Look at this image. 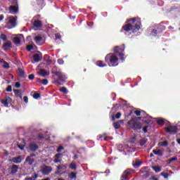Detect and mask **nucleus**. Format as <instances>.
Masks as SVG:
<instances>
[{
  "label": "nucleus",
  "mask_w": 180,
  "mask_h": 180,
  "mask_svg": "<svg viewBox=\"0 0 180 180\" xmlns=\"http://www.w3.org/2000/svg\"><path fill=\"white\" fill-rule=\"evenodd\" d=\"M64 150V147L62 146H60L58 149L56 150L57 153H61V150Z\"/></svg>",
  "instance_id": "obj_50"
},
{
  "label": "nucleus",
  "mask_w": 180,
  "mask_h": 180,
  "mask_svg": "<svg viewBox=\"0 0 180 180\" xmlns=\"http://www.w3.org/2000/svg\"><path fill=\"white\" fill-rule=\"evenodd\" d=\"M41 58H43V55L41 54V53H35L33 56V60L35 63H39V61H41Z\"/></svg>",
  "instance_id": "obj_14"
},
{
  "label": "nucleus",
  "mask_w": 180,
  "mask_h": 180,
  "mask_svg": "<svg viewBox=\"0 0 180 180\" xmlns=\"http://www.w3.org/2000/svg\"><path fill=\"white\" fill-rule=\"evenodd\" d=\"M165 29H167L165 25L159 24L152 30L151 34L152 36H160Z\"/></svg>",
  "instance_id": "obj_5"
},
{
  "label": "nucleus",
  "mask_w": 180,
  "mask_h": 180,
  "mask_svg": "<svg viewBox=\"0 0 180 180\" xmlns=\"http://www.w3.org/2000/svg\"><path fill=\"white\" fill-rule=\"evenodd\" d=\"M113 127L116 129H120V123L119 122H114L113 123Z\"/></svg>",
  "instance_id": "obj_42"
},
{
  "label": "nucleus",
  "mask_w": 180,
  "mask_h": 180,
  "mask_svg": "<svg viewBox=\"0 0 180 180\" xmlns=\"http://www.w3.org/2000/svg\"><path fill=\"white\" fill-rule=\"evenodd\" d=\"M96 65L101 68L107 66L106 63H105L103 60H97Z\"/></svg>",
  "instance_id": "obj_24"
},
{
  "label": "nucleus",
  "mask_w": 180,
  "mask_h": 180,
  "mask_svg": "<svg viewBox=\"0 0 180 180\" xmlns=\"http://www.w3.org/2000/svg\"><path fill=\"white\" fill-rule=\"evenodd\" d=\"M0 38L1 40H3V41H6V40H8V37L5 34H1Z\"/></svg>",
  "instance_id": "obj_38"
},
{
  "label": "nucleus",
  "mask_w": 180,
  "mask_h": 180,
  "mask_svg": "<svg viewBox=\"0 0 180 180\" xmlns=\"http://www.w3.org/2000/svg\"><path fill=\"white\" fill-rule=\"evenodd\" d=\"M127 127L131 130H134V131L141 133V129H143V124L139 122L137 118H132L128 122Z\"/></svg>",
  "instance_id": "obj_3"
},
{
  "label": "nucleus",
  "mask_w": 180,
  "mask_h": 180,
  "mask_svg": "<svg viewBox=\"0 0 180 180\" xmlns=\"http://www.w3.org/2000/svg\"><path fill=\"white\" fill-rule=\"evenodd\" d=\"M61 157V153H57L55 155V158L60 159Z\"/></svg>",
  "instance_id": "obj_61"
},
{
  "label": "nucleus",
  "mask_w": 180,
  "mask_h": 180,
  "mask_svg": "<svg viewBox=\"0 0 180 180\" xmlns=\"http://www.w3.org/2000/svg\"><path fill=\"white\" fill-rule=\"evenodd\" d=\"M148 141V139L146 138H143L141 140H139V146H141V147H143V146H144Z\"/></svg>",
  "instance_id": "obj_30"
},
{
  "label": "nucleus",
  "mask_w": 180,
  "mask_h": 180,
  "mask_svg": "<svg viewBox=\"0 0 180 180\" xmlns=\"http://www.w3.org/2000/svg\"><path fill=\"white\" fill-rule=\"evenodd\" d=\"M153 153L155 154V155H158V157H162V155H164V151L160 149L153 150Z\"/></svg>",
  "instance_id": "obj_22"
},
{
  "label": "nucleus",
  "mask_w": 180,
  "mask_h": 180,
  "mask_svg": "<svg viewBox=\"0 0 180 180\" xmlns=\"http://www.w3.org/2000/svg\"><path fill=\"white\" fill-rule=\"evenodd\" d=\"M124 26H122V30L125 32L127 36H130L132 33H137L139 30L141 29V20L140 18H133L131 19L127 20Z\"/></svg>",
  "instance_id": "obj_1"
},
{
  "label": "nucleus",
  "mask_w": 180,
  "mask_h": 180,
  "mask_svg": "<svg viewBox=\"0 0 180 180\" xmlns=\"http://www.w3.org/2000/svg\"><path fill=\"white\" fill-rule=\"evenodd\" d=\"M37 178H39V174L34 172L31 176L25 177V180H37Z\"/></svg>",
  "instance_id": "obj_17"
},
{
  "label": "nucleus",
  "mask_w": 180,
  "mask_h": 180,
  "mask_svg": "<svg viewBox=\"0 0 180 180\" xmlns=\"http://www.w3.org/2000/svg\"><path fill=\"white\" fill-rule=\"evenodd\" d=\"M58 64H59L60 65H63V64H64V60L58 59Z\"/></svg>",
  "instance_id": "obj_52"
},
{
  "label": "nucleus",
  "mask_w": 180,
  "mask_h": 180,
  "mask_svg": "<svg viewBox=\"0 0 180 180\" xmlns=\"http://www.w3.org/2000/svg\"><path fill=\"white\" fill-rule=\"evenodd\" d=\"M9 12L12 15H16L19 12V4H11L9 7Z\"/></svg>",
  "instance_id": "obj_7"
},
{
  "label": "nucleus",
  "mask_w": 180,
  "mask_h": 180,
  "mask_svg": "<svg viewBox=\"0 0 180 180\" xmlns=\"http://www.w3.org/2000/svg\"><path fill=\"white\" fill-rule=\"evenodd\" d=\"M19 169V166L16 165H13L11 168V174L15 175L16 172H18V170Z\"/></svg>",
  "instance_id": "obj_19"
},
{
  "label": "nucleus",
  "mask_w": 180,
  "mask_h": 180,
  "mask_svg": "<svg viewBox=\"0 0 180 180\" xmlns=\"http://www.w3.org/2000/svg\"><path fill=\"white\" fill-rule=\"evenodd\" d=\"M46 0H36L37 2V5L39 7V8H44V6H46Z\"/></svg>",
  "instance_id": "obj_21"
},
{
  "label": "nucleus",
  "mask_w": 180,
  "mask_h": 180,
  "mask_svg": "<svg viewBox=\"0 0 180 180\" xmlns=\"http://www.w3.org/2000/svg\"><path fill=\"white\" fill-rule=\"evenodd\" d=\"M33 49H34L33 45L27 46V51H30L31 50H33Z\"/></svg>",
  "instance_id": "obj_47"
},
{
  "label": "nucleus",
  "mask_w": 180,
  "mask_h": 180,
  "mask_svg": "<svg viewBox=\"0 0 180 180\" xmlns=\"http://www.w3.org/2000/svg\"><path fill=\"white\" fill-rule=\"evenodd\" d=\"M60 91L62 92V94H64V95H67L68 94V90H67V88L65 86H63L60 89Z\"/></svg>",
  "instance_id": "obj_33"
},
{
  "label": "nucleus",
  "mask_w": 180,
  "mask_h": 180,
  "mask_svg": "<svg viewBox=\"0 0 180 180\" xmlns=\"http://www.w3.org/2000/svg\"><path fill=\"white\" fill-rule=\"evenodd\" d=\"M118 55L120 56L121 60H124V55L122 52L120 53Z\"/></svg>",
  "instance_id": "obj_57"
},
{
  "label": "nucleus",
  "mask_w": 180,
  "mask_h": 180,
  "mask_svg": "<svg viewBox=\"0 0 180 180\" xmlns=\"http://www.w3.org/2000/svg\"><path fill=\"white\" fill-rule=\"evenodd\" d=\"M165 123V119H159L157 121V124H159V126H164Z\"/></svg>",
  "instance_id": "obj_32"
},
{
  "label": "nucleus",
  "mask_w": 180,
  "mask_h": 180,
  "mask_svg": "<svg viewBox=\"0 0 180 180\" xmlns=\"http://www.w3.org/2000/svg\"><path fill=\"white\" fill-rule=\"evenodd\" d=\"M2 49L4 50V51H8L9 49H12V42L11 41H8L7 42L4 43Z\"/></svg>",
  "instance_id": "obj_11"
},
{
  "label": "nucleus",
  "mask_w": 180,
  "mask_h": 180,
  "mask_svg": "<svg viewBox=\"0 0 180 180\" xmlns=\"http://www.w3.org/2000/svg\"><path fill=\"white\" fill-rule=\"evenodd\" d=\"M39 75H41V77H47V75H49V73L46 72V70L41 69L39 70Z\"/></svg>",
  "instance_id": "obj_27"
},
{
  "label": "nucleus",
  "mask_w": 180,
  "mask_h": 180,
  "mask_svg": "<svg viewBox=\"0 0 180 180\" xmlns=\"http://www.w3.org/2000/svg\"><path fill=\"white\" fill-rule=\"evenodd\" d=\"M98 140H106V134L98 136Z\"/></svg>",
  "instance_id": "obj_45"
},
{
  "label": "nucleus",
  "mask_w": 180,
  "mask_h": 180,
  "mask_svg": "<svg viewBox=\"0 0 180 180\" xmlns=\"http://www.w3.org/2000/svg\"><path fill=\"white\" fill-rule=\"evenodd\" d=\"M57 171L55 172L56 175H60L61 174V169H67V166L64 165H59L58 166H56Z\"/></svg>",
  "instance_id": "obj_16"
},
{
  "label": "nucleus",
  "mask_w": 180,
  "mask_h": 180,
  "mask_svg": "<svg viewBox=\"0 0 180 180\" xmlns=\"http://www.w3.org/2000/svg\"><path fill=\"white\" fill-rule=\"evenodd\" d=\"M148 129V126H145L142 130L143 131V133H147V131H148L147 129Z\"/></svg>",
  "instance_id": "obj_54"
},
{
  "label": "nucleus",
  "mask_w": 180,
  "mask_h": 180,
  "mask_svg": "<svg viewBox=\"0 0 180 180\" xmlns=\"http://www.w3.org/2000/svg\"><path fill=\"white\" fill-rule=\"evenodd\" d=\"M9 2H11V5H17L18 0H8Z\"/></svg>",
  "instance_id": "obj_48"
},
{
  "label": "nucleus",
  "mask_w": 180,
  "mask_h": 180,
  "mask_svg": "<svg viewBox=\"0 0 180 180\" xmlns=\"http://www.w3.org/2000/svg\"><path fill=\"white\" fill-rule=\"evenodd\" d=\"M124 51V44H122L121 47L115 46L114 48V53L115 54H120V53H123Z\"/></svg>",
  "instance_id": "obj_13"
},
{
  "label": "nucleus",
  "mask_w": 180,
  "mask_h": 180,
  "mask_svg": "<svg viewBox=\"0 0 180 180\" xmlns=\"http://www.w3.org/2000/svg\"><path fill=\"white\" fill-rule=\"evenodd\" d=\"M105 61L109 67H117L119 65V58L114 53H108L105 57Z\"/></svg>",
  "instance_id": "obj_4"
},
{
  "label": "nucleus",
  "mask_w": 180,
  "mask_h": 180,
  "mask_svg": "<svg viewBox=\"0 0 180 180\" xmlns=\"http://www.w3.org/2000/svg\"><path fill=\"white\" fill-rule=\"evenodd\" d=\"M29 79H34V74H31L28 76Z\"/></svg>",
  "instance_id": "obj_56"
},
{
  "label": "nucleus",
  "mask_w": 180,
  "mask_h": 180,
  "mask_svg": "<svg viewBox=\"0 0 180 180\" xmlns=\"http://www.w3.org/2000/svg\"><path fill=\"white\" fill-rule=\"evenodd\" d=\"M177 160H178V157L176 156V157L169 159L167 160V162H168V164H171L172 162V161H177Z\"/></svg>",
  "instance_id": "obj_39"
},
{
  "label": "nucleus",
  "mask_w": 180,
  "mask_h": 180,
  "mask_svg": "<svg viewBox=\"0 0 180 180\" xmlns=\"http://www.w3.org/2000/svg\"><path fill=\"white\" fill-rule=\"evenodd\" d=\"M6 91V92H12V86H8Z\"/></svg>",
  "instance_id": "obj_51"
},
{
  "label": "nucleus",
  "mask_w": 180,
  "mask_h": 180,
  "mask_svg": "<svg viewBox=\"0 0 180 180\" xmlns=\"http://www.w3.org/2000/svg\"><path fill=\"white\" fill-rule=\"evenodd\" d=\"M40 96H41V94H40L39 93H34L33 94L34 99H39V98H40Z\"/></svg>",
  "instance_id": "obj_43"
},
{
  "label": "nucleus",
  "mask_w": 180,
  "mask_h": 180,
  "mask_svg": "<svg viewBox=\"0 0 180 180\" xmlns=\"http://www.w3.org/2000/svg\"><path fill=\"white\" fill-rule=\"evenodd\" d=\"M69 168L70 169H77V164L74 163V162H71L69 165Z\"/></svg>",
  "instance_id": "obj_34"
},
{
  "label": "nucleus",
  "mask_w": 180,
  "mask_h": 180,
  "mask_svg": "<svg viewBox=\"0 0 180 180\" xmlns=\"http://www.w3.org/2000/svg\"><path fill=\"white\" fill-rule=\"evenodd\" d=\"M122 117V113L120 112H117L115 116L112 117V120H115V119H120V117Z\"/></svg>",
  "instance_id": "obj_37"
},
{
  "label": "nucleus",
  "mask_w": 180,
  "mask_h": 180,
  "mask_svg": "<svg viewBox=\"0 0 180 180\" xmlns=\"http://www.w3.org/2000/svg\"><path fill=\"white\" fill-rule=\"evenodd\" d=\"M23 101L25 103H27L29 102V98L27 96H25L23 97Z\"/></svg>",
  "instance_id": "obj_53"
},
{
  "label": "nucleus",
  "mask_w": 180,
  "mask_h": 180,
  "mask_svg": "<svg viewBox=\"0 0 180 180\" xmlns=\"http://www.w3.org/2000/svg\"><path fill=\"white\" fill-rule=\"evenodd\" d=\"M55 37H56V40H58V39H61V35L56 34L55 35Z\"/></svg>",
  "instance_id": "obj_62"
},
{
  "label": "nucleus",
  "mask_w": 180,
  "mask_h": 180,
  "mask_svg": "<svg viewBox=\"0 0 180 180\" xmlns=\"http://www.w3.org/2000/svg\"><path fill=\"white\" fill-rule=\"evenodd\" d=\"M13 41L15 44H20L21 43L20 37H14L13 39Z\"/></svg>",
  "instance_id": "obj_31"
},
{
  "label": "nucleus",
  "mask_w": 180,
  "mask_h": 180,
  "mask_svg": "<svg viewBox=\"0 0 180 180\" xmlns=\"http://www.w3.org/2000/svg\"><path fill=\"white\" fill-rule=\"evenodd\" d=\"M129 177L124 176V174H122L121 176V180H127Z\"/></svg>",
  "instance_id": "obj_60"
},
{
  "label": "nucleus",
  "mask_w": 180,
  "mask_h": 180,
  "mask_svg": "<svg viewBox=\"0 0 180 180\" xmlns=\"http://www.w3.org/2000/svg\"><path fill=\"white\" fill-rule=\"evenodd\" d=\"M1 102L2 105L5 106V108H9V105L12 103V98H11L9 96H6L5 98L1 99Z\"/></svg>",
  "instance_id": "obj_9"
},
{
  "label": "nucleus",
  "mask_w": 180,
  "mask_h": 180,
  "mask_svg": "<svg viewBox=\"0 0 180 180\" xmlns=\"http://www.w3.org/2000/svg\"><path fill=\"white\" fill-rule=\"evenodd\" d=\"M152 169L156 172V174H158V172H161V167L160 166H153Z\"/></svg>",
  "instance_id": "obj_29"
},
{
  "label": "nucleus",
  "mask_w": 180,
  "mask_h": 180,
  "mask_svg": "<svg viewBox=\"0 0 180 180\" xmlns=\"http://www.w3.org/2000/svg\"><path fill=\"white\" fill-rule=\"evenodd\" d=\"M160 146H162V147H168V141H164L163 142H160Z\"/></svg>",
  "instance_id": "obj_44"
},
{
  "label": "nucleus",
  "mask_w": 180,
  "mask_h": 180,
  "mask_svg": "<svg viewBox=\"0 0 180 180\" xmlns=\"http://www.w3.org/2000/svg\"><path fill=\"white\" fill-rule=\"evenodd\" d=\"M13 92L16 98H20V99H22V91L19 89H13Z\"/></svg>",
  "instance_id": "obj_23"
},
{
  "label": "nucleus",
  "mask_w": 180,
  "mask_h": 180,
  "mask_svg": "<svg viewBox=\"0 0 180 180\" xmlns=\"http://www.w3.org/2000/svg\"><path fill=\"white\" fill-rule=\"evenodd\" d=\"M162 176H164V178L167 179L168 178V176H169V174L167 173V172H162L161 173Z\"/></svg>",
  "instance_id": "obj_46"
},
{
  "label": "nucleus",
  "mask_w": 180,
  "mask_h": 180,
  "mask_svg": "<svg viewBox=\"0 0 180 180\" xmlns=\"http://www.w3.org/2000/svg\"><path fill=\"white\" fill-rule=\"evenodd\" d=\"M141 116H143V117L146 119V117H148V115L145 112V113H141Z\"/></svg>",
  "instance_id": "obj_55"
},
{
  "label": "nucleus",
  "mask_w": 180,
  "mask_h": 180,
  "mask_svg": "<svg viewBox=\"0 0 180 180\" xmlns=\"http://www.w3.org/2000/svg\"><path fill=\"white\" fill-rule=\"evenodd\" d=\"M15 88H20V83L19 82H15Z\"/></svg>",
  "instance_id": "obj_58"
},
{
  "label": "nucleus",
  "mask_w": 180,
  "mask_h": 180,
  "mask_svg": "<svg viewBox=\"0 0 180 180\" xmlns=\"http://www.w3.org/2000/svg\"><path fill=\"white\" fill-rule=\"evenodd\" d=\"M134 172H136V170L131 168H128L122 173V175H124V176H127V178H129V175H131V174H134Z\"/></svg>",
  "instance_id": "obj_15"
},
{
  "label": "nucleus",
  "mask_w": 180,
  "mask_h": 180,
  "mask_svg": "<svg viewBox=\"0 0 180 180\" xmlns=\"http://www.w3.org/2000/svg\"><path fill=\"white\" fill-rule=\"evenodd\" d=\"M53 162H55V164H57L58 162H61V160L55 158L54 160H53Z\"/></svg>",
  "instance_id": "obj_59"
},
{
  "label": "nucleus",
  "mask_w": 180,
  "mask_h": 180,
  "mask_svg": "<svg viewBox=\"0 0 180 180\" xmlns=\"http://www.w3.org/2000/svg\"><path fill=\"white\" fill-rule=\"evenodd\" d=\"M142 164H143V162H139V161H133L132 162V166L134 168H139V167H140V165H141Z\"/></svg>",
  "instance_id": "obj_26"
},
{
  "label": "nucleus",
  "mask_w": 180,
  "mask_h": 180,
  "mask_svg": "<svg viewBox=\"0 0 180 180\" xmlns=\"http://www.w3.org/2000/svg\"><path fill=\"white\" fill-rule=\"evenodd\" d=\"M51 74H53V75L56 77L53 76L54 84H56V85H63V84H64L67 79V76L63 72L52 71Z\"/></svg>",
  "instance_id": "obj_2"
},
{
  "label": "nucleus",
  "mask_w": 180,
  "mask_h": 180,
  "mask_svg": "<svg viewBox=\"0 0 180 180\" xmlns=\"http://www.w3.org/2000/svg\"><path fill=\"white\" fill-rule=\"evenodd\" d=\"M33 162H34V158H32V156H28L26 158L25 164L33 165Z\"/></svg>",
  "instance_id": "obj_18"
},
{
  "label": "nucleus",
  "mask_w": 180,
  "mask_h": 180,
  "mask_svg": "<svg viewBox=\"0 0 180 180\" xmlns=\"http://www.w3.org/2000/svg\"><path fill=\"white\" fill-rule=\"evenodd\" d=\"M167 133L169 134H176L178 133V127L176 126H170L165 128Z\"/></svg>",
  "instance_id": "obj_8"
},
{
  "label": "nucleus",
  "mask_w": 180,
  "mask_h": 180,
  "mask_svg": "<svg viewBox=\"0 0 180 180\" xmlns=\"http://www.w3.org/2000/svg\"><path fill=\"white\" fill-rule=\"evenodd\" d=\"M141 113H146V111L144 110H135L134 111V114L136 115V116H141Z\"/></svg>",
  "instance_id": "obj_36"
},
{
  "label": "nucleus",
  "mask_w": 180,
  "mask_h": 180,
  "mask_svg": "<svg viewBox=\"0 0 180 180\" xmlns=\"http://www.w3.org/2000/svg\"><path fill=\"white\" fill-rule=\"evenodd\" d=\"M150 180H160V179H158V178H157V177H155V176H152V177L150 178Z\"/></svg>",
  "instance_id": "obj_64"
},
{
  "label": "nucleus",
  "mask_w": 180,
  "mask_h": 180,
  "mask_svg": "<svg viewBox=\"0 0 180 180\" xmlns=\"http://www.w3.org/2000/svg\"><path fill=\"white\" fill-rule=\"evenodd\" d=\"M10 161L11 162H14V164H20V162L23 161V158L21 155H18V157L11 158Z\"/></svg>",
  "instance_id": "obj_10"
},
{
  "label": "nucleus",
  "mask_w": 180,
  "mask_h": 180,
  "mask_svg": "<svg viewBox=\"0 0 180 180\" xmlns=\"http://www.w3.org/2000/svg\"><path fill=\"white\" fill-rule=\"evenodd\" d=\"M53 171V167L50 166L43 165L41 167L39 172L42 174V175H49Z\"/></svg>",
  "instance_id": "obj_6"
},
{
  "label": "nucleus",
  "mask_w": 180,
  "mask_h": 180,
  "mask_svg": "<svg viewBox=\"0 0 180 180\" xmlns=\"http://www.w3.org/2000/svg\"><path fill=\"white\" fill-rule=\"evenodd\" d=\"M28 148L30 151L34 152L39 150V145L36 143H30Z\"/></svg>",
  "instance_id": "obj_12"
},
{
  "label": "nucleus",
  "mask_w": 180,
  "mask_h": 180,
  "mask_svg": "<svg viewBox=\"0 0 180 180\" xmlns=\"http://www.w3.org/2000/svg\"><path fill=\"white\" fill-rule=\"evenodd\" d=\"M33 26L34 27H37V29H40V27L43 26V23L41 22V20H37L34 21Z\"/></svg>",
  "instance_id": "obj_20"
},
{
  "label": "nucleus",
  "mask_w": 180,
  "mask_h": 180,
  "mask_svg": "<svg viewBox=\"0 0 180 180\" xmlns=\"http://www.w3.org/2000/svg\"><path fill=\"white\" fill-rule=\"evenodd\" d=\"M20 77H23L25 75V72L22 70H20Z\"/></svg>",
  "instance_id": "obj_63"
},
{
  "label": "nucleus",
  "mask_w": 180,
  "mask_h": 180,
  "mask_svg": "<svg viewBox=\"0 0 180 180\" xmlns=\"http://www.w3.org/2000/svg\"><path fill=\"white\" fill-rule=\"evenodd\" d=\"M42 85H47L49 84V80L47 79H44L41 82Z\"/></svg>",
  "instance_id": "obj_49"
},
{
  "label": "nucleus",
  "mask_w": 180,
  "mask_h": 180,
  "mask_svg": "<svg viewBox=\"0 0 180 180\" xmlns=\"http://www.w3.org/2000/svg\"><path fill=\"white\" fill-rule=\"evenodd\" d=\"M10 68L11 66L9 65V63H8V62L6 61H4L3 63V68H6V70H8Z\"/></svg>",
  "instance_id": "obj_40"
},
{
  "label": "nucleus",
  "mask_w": 180,
  "mask_h": 180,
  "mask_svg": "<svg viewBox=\"0 0 180 180\" xmlns=\"http://www.w3.org/2000/svg\"><path fill=\"white\" fill-rule=\"evenodd\" d=\"M34 40L35 41V43L37 44H40V42L41 41V40H43V37H40V36H36L34 38Z\"/></svg>",
  "instance_id": "obj_25"
},
{
  "label": "nucleus",
  "mask_w": 180,
  "mask_h": 180,
  "mask_svg": "<svg viewBox=\"0 0 180 180\" xmlns=\"http://www.w3.org/2000/svg\"><path fill=\"white\" fill-rule=\"evenodd\" d=\"M69 178H70V179H77V173L72 172L68 174Z\"/></svg>",
  "instance_id": "obj_28"
},
{
  "label": "nucleus",
  "mask_w": 180,
  "mask_h": 180,
  "mask_svg": "<svg viewBox=\"0 0 180 180\" xmlns=\"http://www.w3.org/2000/svg\"><path fill=\"white\" fill-rule=\"evenodd\" d=\"M149 176H150V173L146 171L143 172V179H146L148 178Z\"/></svg>",
  "instance_id": "obj_41"
},
{
  "label": "nucleus",
  "mask_w": 180,
  "mask_h": 180,
  "mask_svg": "<svg viewBox=\"0 0 180 180\" xmlns=\"http://www.w3.org/2000/svg\"><path fill=\"white\" fill-rule=\"evenodd\" d=\"M9 23H11V25H16V19L13 17H11L9 19Z\"/></svg>",
  "instance_id": "obj_35"
}]
</instances>
